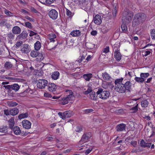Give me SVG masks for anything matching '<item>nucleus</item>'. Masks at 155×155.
Returning <instances> with one entry per match:
<instances>
[{
    "label": "nucleus",
    "instance_id": "obj_29",
    "mask_svg": "<svg viewBox=\"0 0 155 155\" xmlns=\"http://www.w3.org/2000/svg\"><path fill=\"white\" fill-rule=\"evenodd\" d=\"M102 76L103 79L106 80H109L111 78L110 75L106 72L102 73Z\"/></svg>",
    "mask_w": 155,
    "mask_h": 155
},
{
    "label": "nucleus",
    "instance_id": "obj_59",
    "mask_svg": "<svg viewBox=\"0 0 155 155\" xmlns=\"http://www.w3.org/2000/svg\"><path fill=\"white\" fill-rule=\"evenodd\" d=\"M30 132H28L27 131H26V130H25V131H23L21 132V135L23 136H26Z\"/></svg>",
    "mask_w": 155,
    "mask_h": 155
},
{
    "label": "nucleus",
    "instance_id": "obj_5",
    "mask_svg": "<svg viewBox=\"0 0 155 155\" xmlns=\"http://www.w3.org/2000/svg\"><path fill=\"white\" fill-rule=\"evenodd\" d=\"M3 87L6 89L11 92L12 90L15 91H18L19 89L20 86L17 84H14L11 85H4Z\"/></svg>",
    "mask_w": 155,
    "mask_h": 155
},
{
    "label": "nucleus",
    "instance_id": "obj_30",
    "mask_svg": "<svg viewBox=\"0 0 155 155\" xmlns=\"http://www.w3.org/2000/svg\"><path fill=\"white\" fill-rule=\"evenodd\" d=\"M85 46L88 50H91L94 48L95 45L91 43L86 42Z\"/></svg>",
    "mask_w": 155,
    "mask_h": 155
},
{
    "label": "nucleus",
    "instance_id": "obj_33",
    "mask_svg": "<svg viewBox=\"0 0 155 155\" xmlns=\"http://www.w3.org/2000/svg\"><path fill=\"white\" fill-rule=\"evenodd\" d=\"M34 47L35 50H39L41 48V44L39 41H37L35 44Z\"/></svg>",
    "mask_w": 155,
    "mask_h": 155
},
{
    "label": "nucleus",
    "instance_id": "obj_10",
    "mask_svg": "<svg viewBox=\"0 0 155 155\" xmlns=\"http://www.w3.org/2000/svg\"><path fill=\"white\" fill-rule=\"evenodd\" d=\"M114 89L116 91L119 93H124L126 92L124 84L115 86Z\"/></svg>",
    "mask_w": 155,
    "mask_h": 155
},
{
    "label": "nucleus",
    "instance_id": "obj_50",
    "mask_svg": "<svg viewBox=\"0 0 155 155\" xmlns=\"http://www.w3.org/2000/svg\"><path fill=\"white\" fill-rule=\"evenodd\" d=\"M85 59V56L83 55L81 56H80L78 60H76V61L80 63L83 60Z\"/></svg>",
    "mask_w": 155,
    "mask_h": 155
},
{
    "label": "nucleus",
    "instance_id": "obj_18",
    "mask_svg": "<svg viewBox=\"0 0 155 155\" xmlns=\"http://www.w3.org/2000/svg\"><path fill=\"white\" fill-rule=\"evenodd\" d=\"M15 35L12 32H10L7 35V39L8 40V42L12 44V41L14 40L15 38Z\"/></svg>",
    "mask_w": 155,
    "mask_h": 155
},
{
    "label": "nucleus",
    "instance_id": "obj_53",
    "mask_svg": "<svg viewBox=\"0 0 155 155\" xmlns=\"http://www.w3.org/2000/svg\"><path fill=\"white\" fill-rule=\"evenodd\" d=\"M92 89L91 87H89L88 88L87 90L85 91L84 92V94H87L90 93V92L92 91Z\"/></svg>",
    "mask_w": 155,
    "mask_h": 155
},
{
    "label": "nucleus",
    "instance_id": "obj_6",
    "mask_svg": "<svg viewBox=\"0 0 155 155\" xmlns=\"http://www.w3.org/2000/svg\"><path fill=\"white\" fill-rule=\"evenodd\" d=\"M48 82L45 79H39L37 84V86L39 88H44L46 86L48 85Z\"/></svg>",
    "mask_w": 155,
    "mask_h": 155
},
{
    "label": "nucleus",
    "instance_id": "obj_39",
    "mask_svg": "<svg viewBox=\"0 0 155 155\" xmlns=\"http://www.w3.org/2000/svg\"><path fill=\"white\" fill-rule=\"evenodd\" d=\"M132 74L133 73L132 71H129L127 70L126 71L125 76L128 79H130L131 78L132 76Z\"/></svg>",
    "mask_w": 155,
    "mask_h": 155
},
{
    "label": "nucleus",
    "instance_id": "obj_49",
    "mask_svg": "<svg viewBox=\"0 0 155 155\" xmlns=\"http://www.w3.org/2000/svg\"><path fill=\"white\" fill-rule=\"evenodd\" d=\"M25 26L27 27L29 29H31L33 27L31 23L29 22H25Z\"/></svg>",
    "mask_w": 155,
    "mask_h": 155
},
{
    "label": "nucleus",
    "instance_id": "obj_61",
    "mask_svg": "<svg viewBox=\"0 0 155 155\" xmlns=\"http://www.w3.org/2000/svg\"><path fill=\"white\" fill-rule=\"evenodd\" d=\"M25 18L26 19L29 20L31 21H34V19L32 18L29 17V16H26L25 17Z\"/></svg>",
    "mask_w": 155,
    "mask_h": 155
},
{
    "label": "nucleus",
    "instance_id": "obj_3",
    "mask_svg": "<svg viewBox=\"0 0 155 155\" xmlns=\"http://www.w3.org/2000/svg\"><path fill=\"white\" fill-rule=\"evenodd\" d=\"M65 92L67 95V97H63L61 99L62 102L61 104L62 105H65L68 103L69 101L73 100L74 98V97L73 94V93L71 90H67Z\"/></svg>",
    "mask_w": 155,
    "mask_h": 155
},
{
    "label": "nucleus",
    "instance_id": "obj_36",
    "mask_svg": "<svg viewBox=\"0 0 155 155\" xmlns=\"http://www.w3.org/2000/svg\"><path fill=\"white\" fill-rule=\"evenodd\" d=\"M148 104V102L147 100H144L141 102V106L143 107H147Z\"/></svg>",
    "mask_w": 155,
    "mask_h": 155
},
{
    "label": "nucleus",
    "instance_id": "obj_46",
    "mask_svg": "<svg viewBox=\"0 0 155 155\" xmlns=\"http://www.w3.org/2000/svg\"><path fill=\"white\" fill-rule=\"evenodd\" d=\"M147 144L143 139H142L140 143V146L142 147H145L146 145Z\"/></svg>",
    "mask_w": 155,
    "mask_h": 155
},
{
    "label": "nucleus",
    "instance_id": "obj_24",
    "mask_svg": "<svg viewBox=\"0 0 155 155\" xmlns=\"http://www.w3.org/2000/svg\"><path fill=\"white\" fill-rule=\"evenodd\" d=\"M19 110L16 107L13 108L10 110V115L15 116L17 114L19 113Z\"/></svg>",
    "mask_w": 155,
    "mask_h": 155
},
{
    "label": "nucleus",
    "instance_id": "obj_64",
    "mask_svg": "<svg viewBox=\"0 0 155 155\" xmlns=\"http://www.w3.org/2000/svg\"><path fill=\"white\" fill-rule=\"evenodd\" d=\"M30 10L32 12L36 13H37L38 12V11L33 7H31L30 8Z\"/></svg>",
    "mask_w": 155,
    "mask_h": 155
},
{
    "label": "nucleus",
    "instance_id": "obj_13",
    "mask_svg": "<svg viewBox=\"0 0 155 155\" xmlns=\"http://www.w3.org/2000/svg\"><path fill=\"white\" fill-rule=\"evenodd\" d=\"M102 18L101 17L98 15H96L94 17L93 21L94 23L97 25H100L102 22Z\"/></svg>",
    "mask_w": 155,
    "mask_h": 155
},
{
    "label": "nucleus",
    "instance_id": "obj_42",
    "mask_svg": "<svg viewBox=\"0 0 155 155\" xmlns=\"http://www.w3.org/2000/svg\"><path fill=\"white\" fill-rule=\"evenodd\" d=\"M18 104L15 102L13 101H11L8 103V105L10 107H14L16 106Z\"/></svg>",
    "mask_w": 155,
    "mask_h": 155
},
{
    "label": "nucleus",
    "instance_id": "obj_12",
    "mask_svg": "<svg viewBox=\"0 0 155 155\" xmlns=\"http://www.w3.org/2000/svg\"><path fill=\"white\" fill-rule=\"evenodd\" d=\"M22 125L24 128L28 129L31 127V123L27 120H24L22 122Z\"/></svg>",
    "mask_w": 155,
    "mask_h": 155
},
{
    "label": "nucleus",
    "instance_id": "obj_26",
    "mask_svg": "<svg viewBox=\"0 0 155 155\" xmlns=\"http://www.w3.org/2000/svg\"><path fill=\"white\" fill-rule=\"evenodd\" d=\"M9 123V127L11 129H12L15 125V122L13 118H11L8 121Z\"/></svg>",
    "mask_w": 155,
    "mask_h": 155
},
{
    "label": "nucleus",
    "instance_id": "obj_35",
    "mask_svg": "<svg viewBox=\"0 0 155 155\" xmlns=\"http://www.w3.org/2000/svg\"><path fill=\"white\" fill-rule=\"evenodd\" d=\"M7 126H3L0 127V132L5 133L7 132Z\"/></svg>",
    "mask_w": 155,
    "mask_h": 155
},
{
    "label": "nucleus",
    "instance_id": "obj_25",
    "mask_svg": "<svg viewBox=\"0 0 155 155\" xmlns=\"http://www.w3.org/2000/svg\"><path fill=\"white\" fill-rule=\"evenodd\" d=\"M90 98L93 100H95L97 98L98 95L97 94V92L96 93L94 91L92 92L91 94H90Z\"/></svg>",
    "mask_w": 155,
    "mask_h": 155
},
{
    "label": "nucleus",
    "instance_id": "obj_38",
    "mask_svg": "<svg viewBox=\"0 0 155 155\" xmlns=\"http://www.w3.org/2000/svg\"><path fill=\"white\" fill-rule=\"evenodd\" d=\"M28 114L27 113H22L20 114L18 116V118L19 119H21L25 118H26L28 117Z\"/></svg>",
    "mask_w": 155,
    "mask_h": 155
},
{
    "label": "nucleus",
    "instance_id": "obj_45",
    "mask_svg": "<svg viewBox=\"0 0 155 155\" xmlns=\"http://www.w3.org/2000/svg\"><path fill=\"white\" fill-rule=\"evenodd\" d=\"M137 99H134L133 100H130L127 103V105L129 106H132L133 105H134V100L135 101H136Z\"/></svg>",
    "mask_w": 155,
    "mask_h": 155
},
{
    "label": "nucleus",
    "instance_id": "obj_4",
    "mask_svg": "<svg viewBox=\"0 0 155 155\" xmlns=\"http://www.w3.org/2000/svg\"><path fill=\"white\" fill-rule=\"evenodd\" d=\"M97 94L99 98L104 100L108 98L110 94L109 91H104L103 89L101 88H99L98 89Z\"/></svg>",
    "mask_w": 155,
    "mask_h": 155
},
{
    "label": "nucleus",
    "instance_id": "obj_27",
    "mask_svg": "<svg viewBox=\"0 0 155 155\" xmlns=\"http://www.w3.org/2000/svg\"><path fill=\"white\" fill-rule=\"evenodd\" d=\"M71 34L73 36H78L81 35V31L79 30H74L71 32Z\"/></svg>",
    "mask_w": 155,
    "mask_h": 155
},
{
    "label": "nucleus",
    "instance_id": "obj_16",
    "mask_svg": "<svg viewBox=\"0 0 155 155\" xmlns=\"http://www.w3.org/2000/svg\"><path fill=\"white\" fill-rule=\"evenodd\" d=\"M90 133L84 134L83 135L81 139V140L80 142H83V143H85L87 142V140L90 138Z\"/></svg>",
    "mask_w": 155,
    "mask_h": 155
},
{
    "label": "nucleus",
    "instance_id": "obj_8",
    "mask_svg": "<svg viewBox=\"0 0 155 155\" xmlns=\"http://www.w3.org/2000/svg\"><path fill=\"white\" fill-rule=\"evenodd\" d=\"M20 50L22 53L27 54L30 51L31 48L28 44H24L21 46Z\"/></svg>",
    "mask_w": 155,
    "mask_h": 155
},
{
    "label": "nucleus",
    "instance_id": "obj_55",
    "mask_svg": "<svg viewBox=\"0 0 155 155\" xmlns=\"http://www.w3.org/2000/svg\"><path fill=\"white\" fill-rule=\"evenodd\" d=\"M23 42L22 41H17L15 45L16 47H19L22 44Z\"/></svg>",
    "mask_w": 155,
    "mask_h": 155
},
{
    "label": "nucleus",
    "instance_id": "obj_22",
    "mask_svg": "<svg viewBox=\"0 0 155 155\" xmlns=\"http://www.w3.org/2000/svg\"><path fill=\"white\" fill-rule=\"evenodd\" d=\"M12 129L14 133L16 135H18L21 133V131L20 128L17 126H15Z\"/></svg>",
    "mask_w": 155,
    "mask_h": 155
},
{
    "label": "nucleus",
    "instance_id": "obj_7",
    "mask_svg": "<svg viewBox=\"0 0 155 155\" xmlns=\"http://www.w3.org/2000/svg\"><path fill=\"white\" fill-rule=\"evenodd\" d=\"M114 49H115L114 53V57L116 61H119L121 59L122 57V55L120 52V49L117 47H114Z\"/></svg>",
    "mask_w": 155,
    "mask_h": 155
},
{
    "label": "nucleus",
    "instance_id": "obj_54",
    "mask_svg": "<svg viewBox=\"0 0 155 155\" xmlns=\"http://www.w3.org/2000/svg\"><path fill=\"white\" fill-rule=\"evenodd\" d=\"M117 8L116 6H115L114 7V10L113 11L112 14L113 15V16L114 17H115L116 15L117 14Z\"/></svg>",
    "mask_w": 155,
    "mask_h": 155
},
{
    "label": "nucleus",
    "instance_id": "obj_48",
    "mask_svg": "<svg viewBox=\"0 0 155 155\" xmlns=\"http://www.w3.org/2000/svg\"><path fill=\"white\" fill-rule=\"evenodd\" d=\"M83 130L82 127L81 126H77L75 129V130L77 132H80L82 131Z\"/></svg>",
    "mask_w": 155,
    "mask_h": 155
},
{
    "label": "nucleus",
    "instance_id": "obj_20",
    "mask_svg": "<svg viewBox=\"0 0 155 155\" xmlns=\"http://www.w3.org/2000/svg\"><path fill=\"white\" fill-rule=\"evenodd\" d=\"M93 75L91 73H88L83 75V78L86 81H89L92 77Z\"/></svg>",
    "mask_w": 155,
    "mask_h": 155
},
{
    "label": "nucleus",
    "instance_id": "obj_56",
    "mask_svg": "<svg viewBox=\"0 0 155 155\" xmlns=\"http://www.w3.org/2000/svg\"><path fill=\"white\" fill-rule=\"evenodd\" d=\"M94 111V110L91 109H87L84 110V112L85 114H87Z\"/></svg>",
    "mask_w": 155,
    "mask_h": 155
},
{
    "label": "nucleus",
    "instance_id": "obj_31",
    "mask_svg": "<svg viewBox=\"0 0 155 155\" xmlns=\"http://www.w3.org/2000/svg\"><path fill=\"white\" fill-rule=\"evenodd\" d=\"M123 23L121 25V28L122 31L126 33L127 31V28L126 25L127 23H126L124 21H122Z\"/></svg>",
    "mask_w": 155,
    "mask_h": 155
},
{
    "label": "nucleus",
    "instance_id": "obj_37",
    "mask_svg": "<svg viewBox=\"0 0 155 155\" xmlns=\"http://www.w3.org/2000/svg\"><path fill=\"white\" fill-rule=\"evenodd\" d=\"M123 80V78H122L116 80L114 82L115 86H117V85H119V84H123L122 82Z\"/></svg>",
    "mask_w": 155,
    "mask_h": 155
},
{
    "label": "nucleus",
    "instance_id": "obj_52",
    "mask_svg": "<svg viewBox=\"0 0 155 155\" xmlns=\"http://www.w3.org/2000/svg\"><path fill=\"white\" fill-rule=\"evenodd\" d=\"M5 14L8 15L9 16H12L13 15H12L13 13L10 12L9 11H8L7 9H5Z\"/></svg>",
    "mask_w": 155,
    "mask_h": 155
},
{
    "label": "nucleus",
    "instance_id": "obj_21",
    "mask_svg": "<svg viewBox=\"0 0 155 155\" xmlns=\"http://www.w3.org/2000/svg\"><path fill=\"white\" fill-rule=\"evenodd\" d=\"M72 115V112L70 111H66L64 112V120L66 118H68L71 117Z\"/></svg>",
    "mask_w": 155,
    "mask_h": 155
},
{
    "label": "nucleus",
    "instance_id": "obj_14",
    "mask_svg": "<svg viewBox=\"0 0 155 155\" xmlns=\"http://www.w3.org/2000/svg\"><path fill=\"white\" fill-rule=\"evenodd\" d=\"M126 91L130 92L131 90L132 84L130 81H127L124 84Z\"/></svg>",
    "mask_w": 155,
    "mask_h": 155
},
{
    "label": "nucleus",
    "instance_id": "obj_40",
    "mask_svg": "<svg viewBox=\"0 0 155 155\" xmlns=\"http://www.w3.org/2000/svg\"><path fill=\"white\" fill-rule=\"evenodd\" d=\"M154 45H152L150 43H149L147 44V45L143 47V48H148L147 49H146L147 50H149L150 51H152V50L153 49H154L152 47H150L151 46H153Z\"/></svg>",
    "mask_w": 155,
    "mask_h": 155
},
{
    "label": "nucleus",
    "instance_id": "obj_57",
    "mask_svg": "<svg viewBox=\"0 0 155 155\" xmlns=\"http://www.w3.org/2000/svg\"><path fill=\"white\" fill-rule=\"evenodd\" d=\"M109 51V46L106 47L105 48H104L102 51H103V52L105 53H107Z\"/></svg>",
    "mask_w": 155,
    "mask_h": 155
},
{
    "label": "nucleus",
    "instance_id": "obj_19",
    "mask_svg": "<svg viewBox=\"0 0 155 155\" xmlns=\"http://www.w3.org/2000/svg\"><path fill=\"white\" fill-rule=\"evenodd\" d=\"M28 35V33L25 31H23L21 34L18 35V37L19 39L22 40L23 39L26 38Z\"/></svg>",
    "mask_w": 155,
    "mask_h": 155
},
{
    "label": "nucleus",
    "instance_id": "obj_51",
    "mask_svg": "<svg viewBox=\"0 0 155 155\" xmlns=\"http://www.w3.org/2000/svg\"><path fill=\"white\" fill-rule=\"evenodd\" d=\"M43 53H39V55H38V56L39 58V59L40 61H42L43 60L44 58V54H43Z\"/></svg>",
    "mask_w": 155,
    "mask_h": 155
},
{
    "label": "nucleus",
    "instance_id": "obj_43",
    "mask_svg": "<svg viewBox=\"0 0 155 155\" xmlns=\"http://www.w3.org/2000/svg\"><path fill=\"white\" fill-rule=\"evenodd\" d=\"M143 79L141 77H135L134 78V80L135 81L139 83H142L143 82Z\"/></svg>",
    "mask_w": 155,
    "mask_h": 155
},
{
    "label": "nucleus",
    "instance_id": "obj_15",
    "mask_svg": "<svg viewBox=\"0 0 155 155\" xmlns=\"http://www.w3.org/2000/svg\"><path fill=\"white\" fill-rule=\"evenodd\" d=\"M126 127V125L124 124H119L117 125L116 129L117 131H122L124 130Z\"/></svg>",
    "mask_w": 155,
    "mask_h": 155
},
{
    "label": "nucleus",
    "instance_id": "obj_47",
    "mask_svg": "<svg viewBox=\"0 0 155 155\" xmlns=\"http://www.w3.org/2000/svg\"><path fill=\"white\" fill-rule=\"evenodd\" d=\"M138 105L137 104L134 107H133L130 110L133 111L132 112L133 113H135L138 110Z\"/></svg>",
    "mask_w": 155,
    "mask_h": 155
},
{
    "label": "nucleus",
    "instance_id": "obj_2",
    "mask_svg": "<svg viewBox=\"0 0 155 155\" xmlns=\"http://www.w3.org/2000/svg\"><path fill=\"white\" fill-rule=\"evenodd\" d=\"M134 16V13L127 8H125L123 13L122 21L126 23H130Z\"/></svg>",
    "mask_w": 155,
    "mask_h": 155
},
{
    "label": "nucleus",
    "instance_id": "obj_34",
    "mask_svg": "<svg viewBox=\"0 0 155 155\" xmlns=\"http://www.w3.org/2000/svg\"><path fill=\"white\" fill-rule=\"evenodd\" d=\"M13 65L11 63V62L8 61L6 62L4 65V67L8 69H9L12 67Z\"/></svg>",
    "mask_w": 155,
    "mask_h": 155
},
{
    "label": "nucleus",
    "instance_id": "obj_9",
    "mask_svg": "<svg viewBox=\"0 0 155 155\" xmlns=\"http://www.w3.org/2000/svg\"><path fill=\"white\" fill-rule=\"evenodd\" d=\"M48 15L51 18L55 20L58 17V13L55 10L53 9L49 12Z\"/></svg>",
    "mask_w": 155,
    "mask_h": 155
},
{
    "label": "nucleus",
    "instance_id": "obj_1",
    "mask_svg": "<svg viewBox=\"0 0 155 155\" xmlns=\"http://www.w3.org/2000/svg\"><path fill=\"white\" fill-rule=\"evenodd\" d=\"M146 15L142 13H138L134 16L132 21V26L136 27L141 24H142L146 20Z\"/></svg>",
    "mask_w": 155,
    "mask_h": 155
},
{
    "label": "nucleus",
    "instance_id": "obj_11",
    "mask_svg": "<svg viewBox=\"0 0 155 155\" xmlns=\"http://www.w3.org/2000/svg\"><path fill=\"white\" fill-rule=\"evenodd\" d=\"M57 86L52 83H49L48 84V90L49 91L53 92L56 91Z\"/></svg>",
    "mask_w": 155,
    "mask_h": 155
},
{
    "label": "nucleus",
    "instance_id": "obj_28",
    "mask_svg": "<svg viewBox=\"0 0 155 155\" xmlns=\"http://www.w3.org/2000/svg\"><path fill=\"white\" fill-rule=\"evenodd\" d=\"M150 74L148 73H141L140 74V77L142 78V80L143 82L145 81L146 79L149 76Z\"/></svg>",
    "mask_w": 155,
    "mask_h": 155
},
{
    "label": "nucleus",
    "instance_id": "obj_32",
    "mask_svg": "<svg viewBox=\"0 0 155 155\" xmlns=\"http://www.w3.org/2000/svg\"><path fill=\"white\" fill-rule=\"evenodd\" d=\"M38 50H33L31 51L30 55L32 57H36L39 55V52Z\"/></svg>",
    "mask_w": 155,
    "mask_h": 155
},
{
    "label": "nucleus",
    "instance_id": "obj_60",
    "mask_svg": "<svg viewBox=\"0 0 155 155\" xmlns=\"http://www.w3.org/2000/svg\"><path fill=\"white\" fill-rule=\"evenodd\" d=\"M4 114L7 116L10 115V110H4Z\"/></svg>",
    "mask_w": 155,
    "mask_h": 155
},
{
    "label": "nucleus",
    "instance_id": "obj_63",
    "mask_svg": "<svg viewBox=\"0 0 155 155\" xmlns=\"http://www.w3.org/2000/svg\"><path fill=\"white\" fill-rule=\"evenodd\" d=\"M37 35V33L33 31H31L29 33V36H32L35 35Z\"/></svg>",
    "mask_w": 155,
    "mask_h": 155
},
{
    "label": "nucleus",
    "instance_id": "obj_44",
    "mask_svg": "<svg viewBox=\"0 0 155 155\" xmlns=\"http://www.w3.org/2000/svg\"><path fill=\"white\" fill-rule=\"evenodd\" d=\"M55 0H45V1H43V2L41 1H40V2L42 3L46 2L47 4H51L54 3Z\"/></svg>",
    "mask_w": 155,
    "mask_h": 155
},
{
    "label": "nucleus",
    "instance_id": "obj_17",
    "mask_svg": "<svg viewBox=\"0 0 155 155\" xmlns=\"http://www.w3.org/2000/svg\"><path fill=\"white\" fill-rule=\"evenodd\" d=\"M12 31L14 35H19L21 32V29L19 27L16 26L12 28Z\"/></svg>",
    "mask_w": 155,
    "mask_h": 155
},
{
    "label": "nucleus",
    "instance_id": "obj_23",
    "mask_svg": "<svg viewBox=\"0 0 155 155\" xmlns=\"http://www.w3.org/2000/svg\"><path fill=\"white\" fill-rule=\"evenodd\" d=\"M59 73L58 71H54L52 74L51 78L53 79L57 80L59 78Z\"/></svg>",
    "mask_w": 155,
    "mask_h": 155
},
{
    "label": "nucleus",
    "instance_id": "obj_41",
    "mask_svg": "<svg viewBox=\"0 0 155 155\" xmlns=\"http://www.w3.org/2000/svg\"><path fill=\"white\" fill-rule=\"evenodd\" d=\"M66 15L69 17H72L74 15V13L71 12L69 10L66 8Z\"/></svg>",
    "mask_w": 155,
    "mask_h": 155
},
{
    "label": "nucleus",
    "instance_id": "obj_62",
    "mask_svg": "<svg viewBox=\"0 0 155 155\" xmlns=\"http://www.w3.org/2000/svg\"><path fill=\"white\" fill-rule=\"evenodd\" d=\"M58 114L59 116L62 119L64 120V118H63L64 112L63 113H62V112H59V113H58Z\"/></svg>",
    "mask_w": 155,
    "mask_h": 155
},
{
    "label": "nucleus",
    "instance_id": "obj_58",
    "mask_svg": "<svg viewBox=\"0 0 155 155\" xmlns=\"http://www.w3.org/2000/svg\"><path fill=\"white\" fill-rule=\"evenodd\" d=\"M43 72L42 70H38V72L37 73L36 75L37 76H41L43 75Z\"/></svg>",
    "mask_w": 155,
    "mask_h": 155
}]
</instances>
